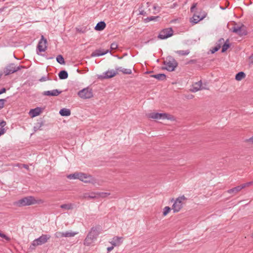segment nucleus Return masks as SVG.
I'll use <instances>...</instances> for the list:
<instances>
[{
  "label": "nucleus",
  "mask_w": 253,
  "mask_h": 253,
  "mask_svg": "<svg viewBox=\"0 0 253 253\" xmlns=\"http://www.w3.org/2000/svg\"><path fill=\"white\" fill-rule=\"evenodd\" d=\"M171 209L169 207H165L163 210V214L164 216H166L169 213Z\"/></svg>",
  "instance_id": "nucleus-35"
},
{
  "label": "nucleus",
  "mask_w": 253,
  "mask_h": 253,
  "mask_svg": "<svg viewBox=\"0 0 253 253\" xmlns=\"http://www.w3.org/2000/svg\"><path fill=\"white\" fill-rule=\"evenodd\" d=\"M41 109L40 108L37 107L36 108L31 109L29 112L30 115L32 117H36L40 114Z\"/></svg>",
  "instance_id": "nucleus-19"
},
{
  "label": "nucleus",
  "mask_w": 253,
  "mask_h": 253,
  "mask_svg": "<svg viewBox=\"0 0 253 253\" xmlns=\"http://www.w3.org/2000/svg\"><path fill=\"white\" fill-rule=\"evenodd\" d=\"M78 179L84 181L85 183L90 182L92 181V178L91 176L87 175L84 173H78Z\"/></svg>",
  "instance_id": "nucleus-13"
},
{
  "label": "nucleus",
  "mask_w": 253,
  "mask_h": 253,
  "mask_svg": "<svg viewBox=\"0 0 253 253\" xmlns=\"http://www.w3.org/2000/svg\"><path fill=\"white\" fill-rule=\"evenodd\" d=\"M58 76L60 79L64 80L68 78V74L67 71L62 70L59 73Z\"/></svg>",
  "instance_id": "nucleus-24"
},
{
  "label": "nucleus",
  "mask_w": 253,
  "mask_h": 253,
  "mask_svg": "<svg viewBox=\"0 0 253 253\" xmlns=\"http://www.w3.org/2000/svg\"><path fill=\"white\" fill-rule=\"evenodd\" d=\"M245 141L247 142H250L253 143V136L250 137V138L246 139Z\"/></svg>",
  "instance_id": "nucleus-45"
},
{
  "label": "nucleus",
  "mask_w": 253,
  "mask_h": 253,
  "mask_svg": "<svg viewBox=\"0 0 253 253\" xmlns=\"http://www.w3.org/2000/svg\"><path fill=\"white\" fill-rule=\"evenodd\" d=\"M56 61L60 64H64L65 63L64 58L61 55H57Z\"/></svg>",
  "instance_id": "nucleus-32"
},
{
  "label": "nucleus",
  "mask_w": 253,
  "mask_h": 253,
  "mask_svg": "<svg viewBox=\"0 0 253 253\" xmlns=\"http://www.w3.org/2000/svg\"><path fill=\"white\" fill-rule=\"evenodd\" d=\"M193 97V96L192 95H191V96H190V97L191 98H192Z\"/></svg>",
  "instance_id": "nucleus-55"
},
{
  "label": "nucleus",
  "mask_w": 253,
  "mask_h": 253,
  "mask_svg": "<svg viewBox=\"0 0 253 253\" xmlns=\"http://www.w3.org/2000/svg\"><path fill=\"white\" fill-rule=\"evenodd\" d=\"M164 63L165 65L164 68L170 72L174 71L177 66V62L172 56H168Z\"/></svg>",
  "instance_id": "nucleus-4"
},
{
  "label": "nucleus",
  "mask_w": 253,
  "mask_h": 253,
  "mask_svg": "<svg viewBox=\"0 0 253 253\" xmlns=\"http://www.w3.org/2000/svg\"><path fill=\"white\" fill-rule=\"evenodd\" d=\"M100 226L92 227L84 240V245L89 246L92 244L100 234Z\"/></svg>",
  "instance_id": "nucleus-1"
},
{
  "label": "nucleus",
  "mask_w": 253,
  "mask_h": 253,
  "mask_svg": "<svg viewBox=\"0 0 253 253\" xmlns=\"http://www.w3.org/2000/svg\"><path fill=\"white\" fill-rule=\"evenodd\" d=\"M206 14L205 13L202 15L194 14L191 19V22L194 24H197L198 22L203 19L206 17Z\"/></svg>",
  "instance_id": "nucleus-16"
},
{
  "label": "nucleus",
  "mask_w": 253,
  "mask_h": 253,
  "mask_svg": "<svg viewBox=\"0 0 253 253\" xmlns=\"http://www.w3.org/2000/svg\"><path fill=\"white\" fill-rule=\"evenodd\" d=\"M246 77V74L243 72H240L237 73L235 76V79L237 81H241Z\"/></svg>",
  "instance_id": "nucleus-28"
},
{
  "label": "nucleus",
  "mask_w": 253,
  "mask_h": 253,
  "mask_svg": "<svg viewBox=\"0 0 253 253\" xmlns=\"http://www.w3.org/2000/svg\"><path fill=\"white\" fill-rule=\"evenodd\" d=\"M6 89L5 88H2L0 90V94H1L5 92Z\"/></svg>",
  "instance_id": "nucleus-50"
},
{
  "label": "nucleus",
  "mask_w": 253,
  "mask_h": 253,
  "mask_svg": "<svg viewBox=\"0 0 253 253\" xmlns=\"http://www.w3.org/2000/svg\"><path fill=\"white\" fill-rule=\"evenodd\" d=\"M151 77L161 81L165 80L166 78V76L164 74H159L157 75H151Z\"/></svg>",
  "instance_id": "nucleus-27"
},
{
  "label": "nucleus",
  "mask_w": 253,
  "mask_h": 253,
  "mask_svg": "<svg viewBox=\"0 0 253 253\" xmlns=\"http://www.w3.org/2000/svg\"><path fill=\"white\" fill-rule=\"evenodd\" d=\"M240 191H241V188H239V187H238V186L233 188L227 190V192L230 194H233V195H234L237 194Z\"/></svg>",
  "instance_id": "nucleus-25"
},
{
  "label": "nucleus",
  "mask_w": 253,
  "mask_h": 253,
  "mask_svg": "<svg viewBox=\"0 0 253 253\" xmlns=\"http://www.w3.org/2000/svg\"><path fill=\"white\" fill-rule=\"evenodd\" d=\"M50 238V236L47 234H42L40 237L35 239L30 246V249L34 250L36 247L42 245L46 243Z\"/></svg>",
  "instance_id": "nucleus-3"
},
{
  "label": "nucleus",
  "mask_w": 253,
  "mask_h": 253,
  "mask_svg": "<svg viewBox=\"0 0 253 253\" xmlns=\"http://www.w3.org/2000/svg\"><path fill=\"white\" fill-rule=\"evenodd\" d=\"M109 50H102L100 49L96 50L94 51H93L91 53V56L92 57H96V56H99L101 55H103L106 54L108 52Z\"/></svg>",
  "instance_id": "nucleus-18"
},
{
  "label": "nucleus",
  "mask_w": 253,
  "mask_h": 253,
  "mask_svg": "<svg viewBox=\"0 0 253 253\" xmlns=\"http://www.w3.org/2000/svg\"><path fill=\"white\" fill-rule=\"evenodd\" d=\"M186 200L187 198L184 195L176 198L172 206V210H173V212H177L180 211L183 207V202Z\"/></svg>",
  "instance_id": "nucleus-6"
},
{
  "label": "nucleus",
  "mask_w": 253,
  "mask_h": 253,
  "mask_svg": "<svg viewBox=\"0 0 253 253\" xmlns=\"http://www.w3.org/2000/svg\"><path fill=\"white\" fill-rule=\"evenodd\" d=\"M54 236L56 238L64 237V232H57L54 234Z\"/></svg>",
  "instance_id": "nucleus-34"
},
{
  "label": "nucleus",
  "mask_w": 253,
  "mask_h": 253,
  "mask_svg": "<svg viewBox=\"0 0 253 253\" xmlns=\"http://www.w3.org/2000/svg\"><path fill=\"white\" fill-rule=\"evenodd\" d=\"M150 73V72H146V74H148V73Z\"/></svg>",
  "instance_id": "nucleus-53"
},
{
  "label": "nucleus",
  "mask_w": 253,
  "mask_h": 253,
  "mask_svg": "<svg viewBox=\"0 0 253 253\" xmlns=\"http://www.w3.org/2000/svg\"><path fill=\"white\" fill-rule=\"evenodd\" d=\"M22 68L24 67L21 66L16 67L14 64L11 63L5 67L3 72L5 75L7 76L18 71Z\"/></svg>",
  "instance_id": "nucleus-8"
},
{
  "label": "nucleus",
  "mask_w": 253,
  "mask_h": 253,
  "mask_svg": "<svg viewBox=\"0 0 253 253\" xmlns=\"http://www.w3.org/2000/svg\"><path fill=\"white\" fill-rule=\"evenodd\" d=\"M176 53H177L179 55L185 56L187 55L190 53V51L189 50H177L176 51Z\"/></svg>",
  "instance_id": "nucleus-31"
},
{
  "label": "nucleus",
  "mask_w": 253,
  "mask_h": 253,
  "mask_svg": "<svg viewBox=\"0 0 253 253\" xmlns=\"http://www.w3.org/2000/svg\"><path fill=\"white\" fill-rule=\"evenodd\" d=\"M0 237L4 238L7 241H10V238L9 237L7 236L6 235L1 233L0 232Z\"/></svg>",
  "instance_id": "nucleus-39"
},
{
  "label": "nucleus",
  "mask_w": 253,
  "mask_h": 253,
  "mask_svg": "<svg viewBox=\"0 0 253 253\" xmlns=\"http://www.w3.org/2000/svg\"><path fill=\"white\" fill-rule=\"evenodd\" d=\"M13 167H18L19 168H21L22 167V164H15L13 165Z\"/></svg>",
  "instance_id": "nucleus-48"
},
{
  "label": "nucleus",
  "mask_w": 253,
  "mask_h": 253,
  "mask_svg": "<svg viewBox=\"0 0 253 253\" xmlns=\"http://www.w3.org/2000/svg\"><path fill=\"white\" fill-rule=\"evenodd\" d=\"M78 95L83 99L90 98L93 96L92 90L89 87L83 89L78 92Z\"/></svg>",
  "instance_id": "nucleus-10"
},
{
  "label": "nucleus",
  "mask_w": 253,
  "mask_h": 253,
  "mask_svg": "<svg viewBox=\"0 0 253 253\" xmlns=\"http://www.w3.org/2000/svg\"><path fill=\"white\" fill-rule=\"evenodd\" d=\"M5 125V122L0 120V136L2 135L5 132V130L3 127Z\"/></svg>",
  "instance_id": "nucleus-30"
},
{
  "label": "nucleus",
  "mask_w": 253,
  "mask_h": 253,
  "mask_svg": "<svg viewBox=\"0 0 253 253\" xmlns=\"http://www.w3.org/2000/svg\"><path fill=\"white\" fill-rule=\"evenodd\" d=\"M83 198L86 199H95L97 198L96 193H86L84 194Z\"/></svg>",
  "instance_id": "nucleus-22"
},
{
  "label": "nucleus",
  "mask_w": 253,
  "mask_h": 253,
  "mask_svg": "<svg viewBox=\"0 0 253 253\" xmlns=\"http://www.w3.org/2000/svg\"><path fill=\"white\" fill-rule=\"evenodd\" d=\"M193 97V96L192 95H191V96H190V97L191 98H192Z\"/></svg>",
  "instance_id": "nucleus-54"
},
{
  "label": "nucleus",
  "mask_w": 253,
  "mask_h": 253,
  "mask_svg": "<svg viewBox=\"0 0 253 253\" xmlns=\"http://www.w3.org/2000/svg\"><path fill=\"white\" fill-rule=\"evenodd\" d=\"M117 74H118V72L116 70H108L104 73L102 75H100L99 78L101 79H109L115 77Z\"/></svg>",
  "instance_id": "nucleus-12"
},
{
  "label": "nucleus",
  "mask_w": 253,
  "mask_h": 253,
  "mask_svg": "<svg viewBox=\"0 0 253 253\" xmlns=\"http://www.w3.org/2000/svg\"><path fill=\"white\" fill-rule=\"evenodd\" d=\"M47 80H49V78L48 76H44V77H42L40 80H39V81L41 82H44V81H47Z\"/></svg>",
  "instance_id": "nucleus-41"
},
{
  "label": "nucleus",
  "mask_w": 253,
  "mask_h": 253,
  "mask_svg": "<svg viewBox=\"0 0 253 253\" xmlns=\"http://www.w3.org/2000/svg\"><path fill=\"white\" fill-rule=\"evenodd\" d=\"M60 208L65 210H70L73 209L74 205L71 203L62 204L60 206Z\"/></svg>",
  "instance_id": "nucleus-26"
},
{
  "label": "nucleus",
  "mask_w": 253,
  "mask_h": 253,
  "mask_svg": "<svg viewBox=\"0 0 253 253\" xmlns=\"http://www.w3.org/2000/svg\"><path fill=\"white\" fill-rule=\"evenodd\" d=\"M228 40L225 42V43L223 45L222 47L221 51L222 52H225L227 49L230 47V44L227 43Z\"/></svg>",
  "instance_id": "nucleus-33"
},
{
  "label": "nucleus",
  "mask_w": 253,
  "mask_h": 253,
  "mask_svg": "<svg viewBox=\"0 0 253 253\" xmlns=\"http://www.w3.org/2000/svg\"><path fill=\"white\" fill-rule=\"evenodd\" d=\"M123 242V237L115 236L114 237L110 243L114 246H119Z\"/></svg>",
  "instance_id": "nucleus-15"
},
{
  "label": "nucleus",
  "mask_w": 253,
  "mask_h": 253,
  "mask_svg": "<svg viewBox=\"0 0 253 253\" xmlns=\"http://www.w3.org/2000/svg\"><path fill=\"white\" fill-rule=\"evenodd\" d=\"M6 101L5 99H0V110L3 108L4 103Z\"/></svg>",
  "instance_id": "nucleus-38"
},
{
  "label": "nucleus",
  "mask_w": 253,
  "mask_h": 253,
  "mask_svg": "<svg viewBox=\"0 0 253 253\" xmlns=\"http://www.w3.org/2000/svg\"><path fill=\"white\" fill-rule=\"evenodd\" d=\"M196 6H197V3H195L193 4L192 6L191 7V11L192 12L193 11L194 9L196 8Z\"/></svg>",
  "instance_id": "nucleus-46"
},
{
  "label": "nucleus",
  "mask_w": 253,
  "mask_h": 253,
  "mask_svg": "<svg viewBox=\"0 0 253 253\" xmlns=\"http://www.w3.org/2000/svg\"><path fill=\"white\" fill-rule=\"evenodd\" d=\"M105 23L104 21H100L96 24L95 27V29L97 31H102L105 28Z\"/></svg>",
  "instance_id": "nucleus-21"
},
{
  "label": "nucleus",
  "mask_w": 253,
  "mask_h": 253,
  "mask_svg": "<svg viewBox=\"0 0 253 253\" xmlns=\"http://www.w3.org/2000/svg\"><path fill=\"white\" fill-rule=\"evenodd\" d=\"M97 198L98 197H106V196L110 195L109 193H96Z\"/></svg>",
  "instance_id": "nucleus-37"
},
{
  "label": "nucleus",
  "mask_w": 253,
  "mask_h": 253,
  "mask_svg": "<svg viewBox=\"0 0 253 253\" xmlns=\"http://www.w3.org/2000/svg\"><path fill=\"white\" fill-rule=\"evenodd\" d=\"M173 34V31L171 28L164 29L160 31L158 38L161 40L166 39L171 37Z\"/></svg>",
  "instance_id": "nucleus-9"
},
{
  "label": "nucleus",
  "mask_w": 253,
  "mask_h": 253,
  "mask_svg": "<svg viewBox=\"0 0 253 253\" xmlns=\"http://www.w3.org/2000/svg\"><path fill=\"white\" fill-rule=\"evenodd\" d=\"M253 184V181H251V182H249L245 183V184L246 185V187H249V186H251V185H252Z\"/></svg>",
  "instance_id": "nucleus-47"
},
{
  "label": "nucleus",
  "mask_w": 253,
  "mask_h": 253,
  "mask_svg": "<svg viewBox=\"0 0 253 253\" xmlns=\"http://www.w3.org/2000/svg\"><path fill=\"white\" fill-rule=\"evenodd\" d=\"M22 167H23L25 169H29V166L27 165H25V164H22Z\"/></svg>",
  "instance_id": "nucleus-52"
},
{
  "label": "nucleus",
  "mask_w": 253,
  "mask_h": 253,
  "mask_svg": "<svg viewBox=\"0 0 253 253\" xmlns=\"http://www.w3.org/2000/svg\"><path fill=\"white\" fill-rule=\"evenodd\" d=\"M118 46V44L116 42H113L111 44L110 47L111 49L113 50L117 49Z\"/></svg>",
  "instance_id": "nucleus-40"
},
{
  "label": "nucleus",
  "mask_w": 253,
  "mask_h": 253,
  "mask_svg": "<svg viewBox=\"0 0 253 253\" xmlns=\"http://www.w3.org/2000/svg\"><path fill=\"white\" fill-rule=\"evenodd\" d=\"M230 31L240 36L247 35L246 27L243 24L239 25L235 24L233 27L230 29Z\"/></svg>",
  "instance_id": "nucleus-5"
},
{
  "label": "nucleus",
  "mask_w": 253,
  "mask_h": 253,
  "mask_svg": "<svg viewBox=\"0 0 253 253\" xmlns=\"http://www.w3.org/2000/svg\"><path fill=\"white\" fill-rule=\"evenodd\" d=\"M78 173L71 174L68 175L67 177L69 179H78Z\"/></svg>",
  "instance_id": "nucleus-36"
},
{
  "label": "nucleus",
  "mask_w": 253,
  "mask_h": 253,
  "mask_svg": "<svg viewBox=\"0 0 253 253\" xmlns=\"http://www.w3.org/2000/svg\"><path fill=\"white\" fill-rule=\"evenodd\" d=\"M202 89L203 88L202 87V82L200 81L194 83L192 85V87L190 88V91L193 92H196Z\"/></svg>",
  "instance_id": "nucleus-17"
},
{
  "label": "nucleus",
  "mask_w": 253,
  "mask_h": 253,
  "mask_svg": "<svg viewBox=\"0 0 253 253\" xmlns=\"http://www.w3.org/2000/svg\"><path fill=\"white\" fill-rule=\"evenodd\" d=\"M249 63L250 65L253 64V54L250 56L249 59Z\"/></svg>",
  "instance_id": "nucleus-42"
},
{
  "label": "nucleus",
  "mask_w": 253,
  "mask_h": 253,
  "mask_svg": "<svg viewBox=\"0 0 253 253\" xmlns=\"http://www.w3.org/2000/svg\"><path fill=\"white\" fill-rule=\"evenodd\" d=\"M148 117L153 119L173 120V117L167 113H151L148 115Z\"/></svg>",
  "instance_id": "nucleus-7"
},
{
  "label": "nucleus",
  "mask_w": 253,
  "mask_h": 253,
  "mask_svg": "<svg viewBox=\"0 0 253 253\" xmlns=\"http://www.w3.org/2000/svg\"><path fill=\"white\" fill-rule=\"evenodd\" d=\"M61 92L62 91L59 90L58 89H53L52 90L45 91L42 93V94L45 96H57L59 95Z\"/></svg>",
  "instance_id": "nucleus-14"
},
{
  "label": "nucleus",
  "mask_w": 253,
  "mask_h": 253,
  "mask_svg": "<svg viewBox=\"0 0 253 253\" xmlns=\"http://www.w3.org/2000/svg\"><path fill=\"white\" fill-rule=\"evenodd\" d=\"M47 41L43 36H42L41 39L39 41L37 46V54H39V52H44L47 48L46 46Z\"/></svg>",
  "instance_id": "nucleus-11"
},
{
  "label": "nucleus",
  "mask_w": 253,
  "mask_h": 253,
  "mask_svg": "<svg viewBox=\"0 0 253 253\" xmlns=\"http://www.w3.org/2000/svg\"><path fill=\"white\" fill-rule=\"evenodd\" d=\"M37 201L32 196L24 197L14 203V205L21 207L26 206H30L38 203Z\"/></svg>",
  "instance_id": "nucleus-2"
},
{
  "label": "nucleus",
  "mask_w": 253,
  "mask_h": 253,
  "mask_svg": "<svg viewBox=\"0 0 253 253\" xmlns=\"http://www.w3.org/2000/svg\"><path fill=\"white\" fill-rule=\"evenodd\" d=\"M59 114L62 116H69L71 115V111L66 108H63L59 111Z\"/></svg>",
  "instance_id": "nucleus-23"
},
{
  "label": "nucleus",
  "mask_w": 253,
  "mask_h": 253,
  "mask_svg": "<svg viewBox=\"0 0 253 253\" xmlns=\"http://www.w3.org/2000/svg\"><path fill=\"white\" fill-rule=\"evenodd\" d=\"M78 233L76 232H73L72 231H66L64 232V237H74L76 235H77Z\"/></svg>",
  "instance_id": "nucleus-29"
},
{
  "label": "nucleus",
  "mask_w": 253,
  "mask_h": 253,
  "mask_svg": "<svg viewBox=\"0 0 253 253\" xmlns=\"http://www.w3.org/2000/svg\"><path fill=\"white\" fill-rule=\"evenodd\" d=\"M114 247L115 246L112 245V247H108L107 249L108 252H111L114 249Z\"/></svg>",
  "instance_id": "nucleus-49"
},
{
  "label": "nucleus",
  "mask_w": 253,
  "mask_h": 253,
  "mask_svg": "<svg viewBox=\"0 0 253 253\" xmlns=\"http://www.w3.org/2000/svg\"><path fill=\"white\" fill-rule=\"evenodd\" d=\"M117 71L121 72L124 74L130 75L132 73V70L130 69H126L122 67L116 68Z\"/></svg>",
  "instance_id": "nucleus-20"
},
{
  "label": "nucleus",
  "mask_w": 253,
  "mask_h": 253,
  "mask_svg": "<svg viewBox=\"0 0 253 253\" xmlns=\"http://www.w3.org/2000/svg\"><path fill=\"white\" fill-rule=\"evenodd\" d=\"M238 187H239V188H241V190L242 189H244L246 187V185L245 184V183H244V184H241L240 186H238Z\"/></svg>",
  "instance_id": "nucleus-51"
},
{
  "label": "nucleus",
  "mask_w": 253,
  "mask_h": 253,
  "mask_svg": "<svg viewBox=\"0 0 253 253\" xmlns=\"http://www.w3.org/2000/svg\"><path fill=\"white\" fill-rule=\"evenodd\" d=\"M220 48V46H216V47H214L212 50H211V53H214L215 52L217 51Z\"/></svg>",
  "instance_id": "nucleus-44"
},
{
  "label": "nucleus",
  "mask_w": 253,
  "mask_h": 253,
  "mask_svg": "<svg viewBox=\"0 0 253 253\" xmlns=\"http://www.w3.org/2000/svg\"><path fill=\"white\" fill-rule=\"evenodd\" d=\"M157 18H158V17L150 16V17H148L147 18V19H148V21H150L154 20L156 19Z\"/></svg>",
  "instance_id": "nucleus-43"
}]
</instances>
